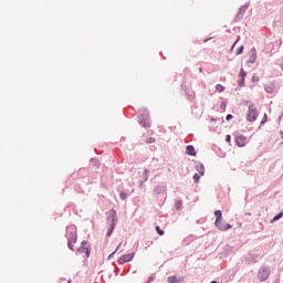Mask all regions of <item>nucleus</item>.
I'll return each mask as SVG.
<instances>
[{"mask_svg":"<svg viewBox=\"0 0 283 283\" xmlns=\"http://www.w3.org/2000/svg\"><path fill=\"white\" fill-rule=\"evenodd\" d=\"M106 220L108 222V230L106 232L107 238H112L114 230L116 229V224H118V214L116 210L111 209L108 212H106Z\"/></svg>","mask_w":283,"mask_h":283,"instance_id":"1","label":"nucleus"},{"mask_svg":"<svg viewBox=\"0 0 283 283\" xmlns=\"http://www.w3.org/2000/svg\"><path fill=\"white\" fill-rule=\"evenodd\" d=\"M137 123L142 125L145 129H149L151 127V117L149 116V111L146 108H142L137 113Z\"/></svg>","mask_w":283,"mask_h":283,"instance_id":"2","label":"nucleus"},{"mask_svg":"<svg viewBox=\"0 0 283 283\" xmlns=\"http://www.w3.org/2000/svg\"><path fill=\"white\" fill-rule=\"evenodd\" d=\"M65 238L67 239V247L70 251H74V244H76V240H78V235L76 234L74 227L66 228Z\"/></svg>","mask_w":283,"mask_h":283,"instance_id":"3","label":"nucleus"},{"mask_svg":"<svg viewBox=\"0 0 283 283\" xmlns=\"http://www.w3.org/2000/svg\"><path fill=\"white\" fill-rule=\"evenodd\" d=\"M247 120L248 123H255V120H258V107H255L253 103L248 107Z\"/></svg>","mask_w":283,"mask_h":283,"instance_id":"4","label":"nucleus"},{"mask_svg":"<svg viewBox=\"0 0 283 283\" xmlns=\"http://www.w3.org/2000/svg\"><path fill=\"white\" fill-rule=\"evenodd\" d=\"M269 275H271V270L266 265H262L259 269L258 277L261 282H266L269 280Z\"/></svg>","mask_w":283,"mask_h":283,"instance_id":"5","label":"nucleus"},{"mask_svg":"<svg viewBox=\"0 0 283 283\" xmlns=\"http://www.w3.org/2000/svg\"><path fill=\"white\" fill-rule=\"evenodd\" d=\"M258 260H260V255L248 253L243 256L242 263L243 264H258Z\"/></svg>","mask_w":283,"mask_h":283,"instance_id":"6","label":"nucleus"},{"mask_svg":"<svg viewBox=\"0 0 283 283\" xmlns=\"http://www.w3.org/2000/svg\"><path fill=\"white\" fill-rule=\"evenodd\" d=\"M136 255V253H128V254H123L122 256L118 258L117 262L118 264L123 265V264H127V262H132V260H134V256Z\"/></svg>","mask_w":283,"mask_h":283,"instance_id":"7","label":"nucleus"},{"mask_svg":"<svg viewBox=\"0 0 283 283\" xmlns=\"http://www.w3.org/2000/svg\"><path fill=\"white\" fill-rule=\"evenodd\" d=\"M234 140L238 147H244L247 145V136L242 134L237 135Z\"/></svg>","mask_w":283,"mask_h":283,"instance_id":"8","label":"nucleus"},{"mask_svg":"<svg viewBox=\"0 0 283 283\" xmlns=\"http://www.w3.org/2000/svg\"><path fill=\"white\" fill-rule=\"evenodd\" d=\"M255 59H258V51L255 48H252L250 51V57L248 60V63H255Z\"/></svg>","mask_w":283,"mask_h":283,"instance_id":"9","label":"nucleus"},{"mask_svg":"<svg viewBox=\"0 0 283 283\" xmlns=\"http://www.w3.org/2000/svg\"><path fill=\"white\" fill-rule=\"evenodd\" d=\"M217 229H219V231H229V229H231V224L230 223H224L221 221H219V224L216 226Z\"/></svg>","mask_w":283,"mask_h":283,"instance_id":"10","label":"nucleus"},{"mask_svg":"<svg viewBox=\"0 0 283 283\" xmlns=\"http://www.w3.org/2000/svg\"><path fill=\"white\" fill-rule=\"evenodd\" d=\"M214 227H218L220 224V221L222 220V210H216L214 211Z\"/></svg>","mask_w":283,"mask_h":283,"instance_id":"11","label":"nucleus"},{"mask_svg":"<svg viewBox=\"0 0 283 283\" xmlns=\"http://www.w3.org/2000/svg\"><path fill=\"white\" fill-rule=\"evenodd\" d=\"M167 191V187L165 186H156L154 189V193L156 196H160V193H165Z\"/></svg>","mask_w":283,"mask_h":283,"instance_id":"12","label":"nucleus"},{"mask_svg":"<svg viewBox=\"0 0 283 283\" xmlns=\"http://www.w3.org/2000/svg\"><path fill=\"white\" fill-rule=\"evenodd\" d=\"M186 154L187 156H196V147H193V145H188L186 147Z\"/></svg>","mask_w":283,"mask_h":283,"instance_id":"13","label":"nucleus"},{"mask_svg":"<svg viewBox=\"0 0 283 283\" xmlns=\"http://www.w3.org/2000/svg\"><path fill=\"white\" fill-rule=\"evenodd\" d=\"M195 169L198 171L199 176H205V165L203 164H197Z\"/></svg>","mask_w":283,"mask_h":283,"instance_id":"14","label":"nucleus"},{"mask_svg":"<svg viewBox=\"0 0 283 283\" xmlns=\"http://www.w3.org/2000/svg\"><path fill=\"white\" fill-rule=\"evenodd\" d=\"M168 283H178V275H170L167 277Z\"/></svg>","mask_w":283,"mask_h":283,"instance_id":"15","label":"nucleus"},{"mask_svg":"<svg viewBox=\"0 0 283 283\" xmlns=\"http://www.w3.org/2000/svg\"><path fill=\"white\" fill-rule=\"evenodd\" d=\"M242 19H244V13L242 12H238L237 15L234 17V21L238 22V21H242Z\"/></svg>","mask_w":283,"mask_h":283,"instance_id":"16","label":"nucleus"},{"mask_svg":"<svg viewBox=\"0 0 283 283\" xmlns=\"http://www.w3.org/2000/svg\"><path fill=\"white\" fill-rule=\"evenodd\" d=\"M91 165H93V167H101V161L96 158H91Z\"/></svg>","mask_w":283,"mask_h":283,"instance_id":"17","label":"nucleus"},{"mask_svg":"<svg viewBox=\"0 0 283 283\" xmlns=\"http://www.w3.org/2000/svg\"><path fill=\"white\" fill-rule=\"evenodd\" d=\"M281 218H283V212H279L277 214H275L271 222H277V220H281Z\"/></svg>","mask_w":283,"mask_h":283,"instance_id":"18","label":"nucleus"},{"mask_svg":"<svg viewBox=\"0 0 283 283\" xmlns=\"http://www.w3.org/2000/svg\"><path fill=\"white\" fill-rule=\"evenodd\" d=\"M90 248V245H81L80 248H77V253H85V251H87V249Z\"/></svg>","mask_w":283,"mask_h":283,"instance_id":"19","label":"nucleus"},{"mask_svg":"<svg viewBox=\"0 0 283 283\" xmlns=\"http://www.w3.org/2000/svg\"><path fill=\"white\" fill-rule=\"evenodd\" d=\"M247 10H249V4H243L242 7L239 8V12H241V14H244Z\"/></svg>","mask_w":283,"mask_h":283,"instance_id":"20","label":"nucleus"},{"mask_svg":"<svg viewBox=\"0 0 283 283\" xmlns=\"http://www.w3.org/2000/svg\"><path fill=\"white\" fill-rule=\"evenodd\" d=\"M155 231L158 233V235H165V231L160 229V226H156Z\"/></svg>","mask_w":283,"mask_h":283,"instance_id":"21","label":"nucleus"},{"mask_svg":"<svg viewBox=\"0 0 283 283\" xmlns=\"http://www.w3.org/2000/svg\"><path fill=\"white\" fill-rule=\"evenodd\" d=\"M243 52H244V45H241L237 49L235 54L237 56H240V54H242Z\"/></svg>","mask_w":283,"mask_h":283,"instance_id":"22","label":"nucleus"},{"mask_svg":"<svg viewBox=\"0 0 283 283\" xmlns=\"http://www.w3.org/2000/svg\"><path fill=\"white\" fill-rule=\"evenodd\" d=\"M180 207H182V201L181 200H177L175 202V209H177V211H180Z\"/></svg>","mask_w":283,"mask_h":283,"instance_id":"23","label":"nucleus"},{"mask_svg":"<svg viewBox=\"0 0 283 283\" xmlns=\"http://www.w3.org/2000/svg\"><path fill=\"white\" fill-rule=\"evenodd\" d=\"M239 76L240 78H247V73L244 72V69H240Z\"/></svg>","mask_w":283,"mask_h":283,"instance_id":"24","label":"nucleus"},{"mask_svg":"<svg viewBox=\"0 0 283 283\" xmlns=\"http://www.w3.org/2000/svg\"><path fill=\"white\" fill-rule=\"evenodd\" d=\"M119 199H120V200H127V192H126V191H122V192L119 193Z\"/></svg>","mask_w":283,"mask_h":283,"instance_id":"25","label":"nucleus"},{"mask_svg":"<svg viewBox=\"0 0 283 283\" xmlns=\"http://www.w3.org/2000/svg\"><path fill=\"white\" fill-rule=\"evenodd\" d=\"M146 143H147V145H151V144L156 143V138L155 137H149V138L146 139Z\"/></svg>","mask_w":283,"mask_h":283,"instance_id":"26","label":"nucleus"},{"mask_svg":"<svg viewBox=\"0 0 283 283\" xmlns=\"http://www.w3.org/2000/svg\"><path fill=\"white\" fill-rule=\"evenodd\" d=\"M84 253H85L86 258H90V255H91V253H92V247L88 245V248L85 250Z\"/></svg>","mask_w":283,"mask_h":283,"instance_id":"27","label":"nucleus"},{"mask_svg":"<svg viewBox=\"0 0 283 283\" xmlns=\"http://www.w3.org/2000/svg\"><path fill=\"white\" fill-rule=\"evenodd\" d=\"M216 90L217 92H224V86H222L221 84H217Z\"/></svg>","mask_w":283,"mask_h":283,"instance_id":"28","label":"nucleus"},{"mask_svg":"<svg viewBox=\"0 0 283 283\" xmlns=\"http://www.w3.org/2000/svg\"><path fill=\"white\" fill-rule=\"evenodd\" d=\"M264 90L268 94H273V92H274L273 87H271V86H265Z\"/></svg>","mask_w":283,"mask_h":283,"instance_id":"29","label":"nucleus"},{"mask_svg":"<svg viewBox=\"0 0 283 283\" xmlns=\"http://www.w3.org/2000/svg\"><path fill=\"white\" fill-rule=\"evenodd\" d=\"M193 182H200V175L195 174L192 177Z\"/></svg>","mask_w":283,"mask_h":283,"instance_id":"30","label":"nucleus"},{"mask_svg":"<svg viewBox=\"0 0 283 283\" xmlns=\"http://www.w3.org/2000/svg\"><path fill=\"white\" fill-rule=\"evenodd\" d=\"M220 109H222V112L227 111V102H221Z\"/></svg>","mask_w":283,"mask_h":283,"instance_id":"31","label":"nucleus"},{"mask_svg":"<svg viewBox=\"0 0 283 283\" xmlns=\"http://www.w3.org/2000/svg\"><path fill=\"white\" fill-rule=\"evenodd\" d=\"M269 116L266 114H264L262 120H261V125H265L266 120H268Z\"/></svg>","mask_w":283,"mask_h":283,"instance_id":"32","label":"nucleus"},{"mask_svg":"<svg viewBox=\"0 0 283 283\" xmlns=\"http://www.w3.org/2000/svg\"><path fill=\"white\" fill-rule=\"evenodd\" d=\"M182 282H185V276L178 275L177 276V283H182Z\"/></svg>","mask_w":283,"mask_h":283,"instance_id":"33","label":"nucleus"},{"mask_svg":"<svg viewBox=\"0 0 283 283\" xmlns=\"http://www.w3.org/2000/svg\"><path fill=\"white\" fill-rule=\"evenodd\" d=\"M239 87H244V78L241 77V80L238 81Z\"/></svg>","mask_w":283,"mask_h":283,"instance_id":"34","label":"nucleus"},{"mask_svg":"<svg viewBox=\"0 0 283 283\" xmlns=\"http://www.w3.org/2000/svg\"><path fill=\"white\" fill-rule=\"evenodd\" d=\"M148 171L149 170H147V169L144 170V174H145L144 181L145 182H147V180H149V177H147Z\"/></svg>","mask_w":283,"mask_h":283,"instance_id":"35","label":"nucleus"},{"mask_svg":"<svg viewBox=\"0 0 283 283\" xmlns=\"http://www.w3.org/2000/svg\"><path fill=\"white\" fill-rule=\"evenodd\" d=\"M224 251H227V252L233 251V247L227 244V245L224 247Z\"/></svg>","mask_w":283,"mask_h":283,"instance_id":"36","label":"nucleus"},{"mask_svg":"<svg viewBox=\"0 0 283 283\" xmlns=\"http://www.w3.org/2000/svg\"><path fill=\"white\" fill-rule=\"evenodd\" d=\"M260 81V77L253 75L252 76V83H258Z\"/></svg>","mask_w":283,"mask_h":283,"instance_id":"37","label":"nucleus"},{"mask_svg":"<svg viewBox=\"0 0 283 283\" xmlns=\"http://www.w3.org/2000/svg\"><path fill=\"white\" fill-rule=\"evenodd\" d=\"M82 247H90V241L83 240L82 241Z\"/></svg>","mask_w":283,"mask_h":283,"instance_id":"38","label":"nucleus"},{"mask_svg":"<svg viewBox=\"0 0 283 283\" xmlns=\"http://www.w3.org/2000/svg\"><path fill=\"white\" fill-rule=\"evenodd\" d=\"M154 280H156V277L154 275H150L146 283H151L154 282Z\"/></svg>","mask_w":283,"mask_h":283,"instance_id":"39","label":"nucleus"},{"mask_svg":"<svg viewBox=\"0 0 283 283\" xmlns=\"http://www.w3.org/2000/svg\"><path fill=\"white\" fill-rule=\"evenodd\" d=\"M226 120H233V116H232L231 114H228V115L226 116Z\"/></svg>","mask_w":283,"mask_h":283,"instance_id":"40","label":"nucleus"},{"mask_svg":"<svg viewBox=\"0 0 283 283\" xmlns=\"http://www.w3.org/2000/svg\"><path fill=\"white\" fill-rule=\"evenodd\" d=\"M238 41H240V35H238L237 40H235L234 43L232 44V50H233V48H235Z\"/></svg>","mask_w":283,"mask_h":283,"instance_id":"41","label":"nucleus"},{"mask_svg":"<svg viewBox=\"0 0 283 283\" xmlns=\"http://www.w3.org/2000/svg\"><path fill=\"white\" fill-rule=\"evenodd\" d=\"M226 143H231V135L226 136Z\"/></svg>","mask_w":283,"mask_h":283,"instance_id":"42","label":"nucleus"},{"mask_svg":"<svg viewBox=\"0 0 283 283\" xmlns=\"http://www.w3.org/2000/svg\"><path fill=\"white\" fill-rule=\"evenodd\" d=\"M114 255H116V250L108 255V260H112V258H114Z\"/></svg>","mask_w":283,"mask_h":283,"instance_id":"43","label":"nucleus"},{"mask_svg":"<svg viewBox=\"0 0 283 283\" xmlns=\"http://www.w3.org/2000/svg\"><path fill=\"white\" fill-rule=\"evenodd\" d=\"M210 39H211V38H209V39H206L203 42H205V43H207V41H209Z\"/></svg>","mask_w":283,"mask_h":283,"instance_id":"44","label":"nucleus"},{"mask_svg":"<svg viewBox=\"0 0 283 283\" xmlns=\"http://www.w3.org/2000/svg\"><path fill=\"white\" fill-rule=\"evenodd\" d=\"M118 249H120V244L116 248V251H118Z\"/></svg>","mask_w":283,"mask_h":283,"instance_id":"45","label":"nucleus"},{"mask_svg":"<svg viewBox=\"0 0 283 283\" xmlns=\"http://www.w3.org/2000/svg\"><path fill=\"white\" fill-rule=\"evenodd\" d=\"M118 271H119V270H118V269H116V270H115V273H118Z\"/></svg>","mask_w":283,"mask_h":283,"instance_id":"46","label":"nucleus"},{"mask_svg":"<svg viewBox=\"0 0 283 283\" xmlns=\"http://www.w3.org/2000/svg\"><path fill=\"white\" fill-rule=\"evenodd\" d=\"M199 72H202V67L199 69Z\"/></svg>","mask_w":283,"mask_h":283,"instance_id":"47","label":"nucleus"},{"mask_svg":"<svg viewBox=\"0 0 283 283\" xmlns=\"http://www.w3.org/2000/svg\"><path fill=\"white\" fill-rule=\"evenodd\" d=\"M245 216H251V213L249 212V213H245Z\"/></svg>","mask_w":283,"mask_h":283,"instance_id":"48","label":"nucleus"},{"mask_svg":"<svg viewBox=\"0 0 283 283\" xmlns=\"http://www.w3.org/2000/svg\"><path fill=\"white\" fill-rule=\"evenodd\" d=\"M211 120H216V119L212 117Z\"/></svg>","mask_w":283,"mask_h":283,"instance_id":"49","label":"nucleus"}]
</instances>
